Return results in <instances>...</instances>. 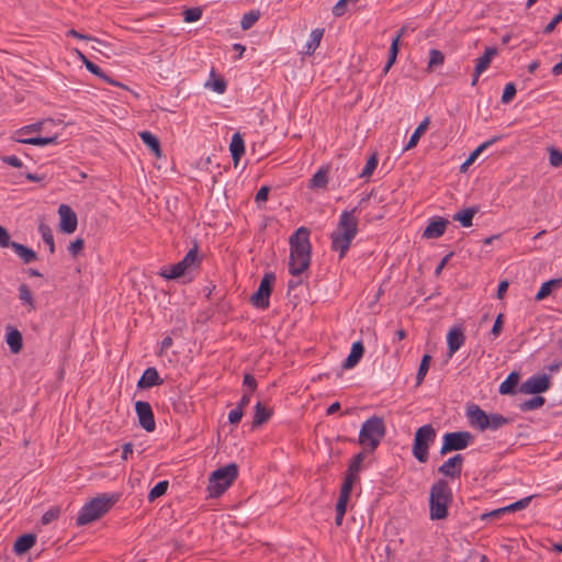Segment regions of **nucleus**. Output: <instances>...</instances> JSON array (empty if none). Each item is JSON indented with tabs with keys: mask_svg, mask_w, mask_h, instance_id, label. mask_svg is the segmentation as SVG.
I'll return each mask as SVG.
<instances>
[{
	"mask_svg": "<svg viewBox=\"0 0 562 562\" xmlns=\"http://www.w3.org/2000/svg\"><path fill=\"white\" fill-rule=\"evenodd\" d=\"M190 270L187 268V266H183L182 261L180 260L176 265L171 266L169 271H167V270L161 271L160 276L168 280H175L180 277H183Z\"/></svg>",
	"mask_w": 562,
	"mask_h": 562,
	"instance_id": "nucleus-32",
	"label": "nucleus"
},
{
	"mask_svg": "<svg viewBox=\"0 0 562 562\" xmlns=\"http://www.w3.org/2000/svg\"><path fill=\"white\" fill-rule=\"evenodd\" d=\"M549 162L552 167L558 168L562 166V151L554 147L549 148Z\"/></svg>",
	"mask_w": 562,
	"mask_h": 562,
	"instance_id": "nucleus-51",
	"label": "nucleus"
},
{
	"mask_svg": "<svg viewBox=\"0 0 562 562\" xmlns=\"http://www.w3.org/2000/svg\"><path fill=\"white\" fill-rule=\"evenodd\" d=\"M465 336L463 330L459 327H453L447 335L448 353L451 357L454 355L461 346L464 344Z\"/></svg>",
	"mask_w": 562,
	"mask_h": 562,
	"instance_id": "nucleus-17",
	"label": "nucleus"
},
{
	"mask_svg": "<svg viewBox=\"0 0 562 562\" xmlns=\"http://www.w3.org/2000/svg\"><path fill=\"white\" fill-rule=\"evenodd\" d=\"M560 22H562V8L561 11L546 25L543 32L546 34L553 32V30Z\"/></svg>",
	"mask_w": 562,
	"mask_h": 562,
	"instance_id": "nucleus-61",
	"label": "nucleus"
},
{
	"mask_svg": "<svg viewBox=\"0 0 562 562\" xmlns=\"http://www.w3.org/2000/svg\"><path fill=\"white\" fill-rule=\"evenodd\" d=\"M324 35V29H315L311 33L310 41L305 45L304 54L312 55L319 46Z\"/></svg>",
	"mask_w": 562,
	"mask_h": 562,
	"instance_id": "nucleus-31",
	"label": "nucleus"
},
{
	"mask_svg": "<svg viewBox=\"0 0 562 562\" xmlns=\"http://www.w3.org/2000/svg\"><path fill=\"white\" fill-rule=\"evenodd\" d=\"M139 137L143 143L153 151L156 158H161V147L160 142L156 135L148 131H144L139 133Z\"/></svg>",
	"mask_w": 562,
	"mask_h": 562,
	"instance_id": "nucleus-24",
	"label": "nucleus"
},
{
	"mask_svg": "<svg viewBox=\"0 0 562 562\" xmlns=\"http://www.w3.org/2000/svg\"><path fill=\"white\" fill-rule=\"evenodd\" d=\"M508 423H509V418L504 417L501 414H491L487 417L486 429L497 430L498 428L507 425Z\"/></svg>",
	"mask_w": 562,
	"mask_h": 562,
	"instance_id": "nucleus-42",
	"label": "nucleus"
},
{
	"mask_svg": "<svg viewBox=\"0 0 562 562\" xmlns=\"http://www.w3.org/2000/svg\"><path fill=\"white\" fill-rule=\"evenodd\" d=\"M276 274L273 272H266L260 281L259 288L250 296V303L257 308H268L269 297L272 292Z\"/></svg>",
	"mask_w": 562,
	"mask_h": 562,
	"instance_id": "nucleus-9",
	"label": "nucleus"
},
{
	"mask_svg": "<svg viewBox=\"0 0 562 562\" xmlns=\"http://www.w3.org/2000/svg\"><path fill=\"white\" fill-rule=\"evenodd\" d=\"M516 86L514 82H509L505 86L504 88V91H503V94H502V102L507 104L509 102L513 101V99L515 98L516 95Z\"/></svg>",
	"mask_w": 562,
	"mask_h": 562,
	"instance_id": "nucleus-50",
	"label": "nucleus"
},
{
	"mask_svg": "<svg viewBox=\"0 0 562 562\" xmlns=\"http://www.w3.org/2000/svg\"><path fill=\"white\" fill-rule=\"evenodd\" d=\"M85 247V241L82 238H77L74 241H71L68 246V251L76 257L78 254L81 252V250Z\"/></svg>",
	"mask_w": 562,
	"mask_h": 562,
	"instance_id": "nucleus-55",
	"label": "nucleus"
},
{
	"mask_svg": "<svg viewBox=\"0 0 562 562\" xmlns=\"http://www.w3.org/2000/svg\"><path fill=\"white\" fill-rule=\"evenodd\" d=\"M467 417L471 426L477 427L481 431L486 430L488 415L479 405H469Z\"/></svg>",
	"mask_w": 562,
	"mask_h": 562,
	"instance_id": "nucleus-15",
	"label": "nucleus"
},
{
	"mask_svg": "<svg viewBox=\"0 0 562 562\" xmlns=\"http://www.w3.org/2000/svg\"><path fill=\"white\" fill-rule=\"evenodd\" d=\"M1 160L4 164H8V165H10L11 167H14V168H22L23 167L22 160L19 157L14 156V155L2 156Z\"/></svg>",
	"mask_w": 562,
	"mask_h": 562,
	"instance_id": "nucleus-62",
	"label": "nucleus"
},
{
	"mask_svg": "<svg viewBox=\"0 0 562 562\" xmlns=\"http://www.w3.org/2000/svg\"><path fill=\"white\" fill-rule=\"evenodd\" d=\"M270 192V187L263 186L261 187L258 192L256 193L255 201L259 205L260 203H263L268 200V195Z\"/></svg>",
	"mask_w": 562,
	"mask_h": 562,
	"instance_id": "nucleus-60",
	"label": "nucleus"
},
{
	"mask_svg": "<svg viewBox=\"0 0 562 562\" xmlns=\"http://www.w3.org/2000/svg\"><path fill=\"white\" fill-rule=\"evenodd\" d=\"M11 248L14 250V252L21 258V260L25 265L37 260L36 252L33 249L26 247L25 245H22V244H19L15 241V243L11 244Z\"/></svg>",
	"mask_w": 562,
	"mask_h": 562,
	"instance_id": "nucleus-25",
	"label": "nucleus"
},
{
	"mask_svg": "<svg viewBox=\"0 0 562 562\" xmlns=\"http://www.w3.org/2000/svg\"><path fill=\"white\" fill-rule=\"evenodd\" d=\"M535 395H536L535 397L527 400L519 404V409L521 412L535 411L544 405L546 398L543 396H541L540 394H535Z\"/></svg>",
	"mask_w": 562,
	"mask_h": 562,
	"instance_id": "nucleus-36",
	"label": "nucleus"
},
{
	"mask_svg": "<svg viewBox=\"0 0 562 562\" xmlns=\"http://www.w3.org/2000/svg\"><path fill=\"white\" fill-rule=\"evenodd\" d=\"M164 380L159 376L156 368L148 367L137 381V387L140 390L150 389L153 386L161 385Z\"/></svg>",
	"mask_w": 562,
	"mask_h": 562,
	"instance_id": "nucleus-16",
	"label": "nucleus"
},
{
	"mask_svg": "<svg viewBox=\"0 0 562 562\" xmlns=\"http://www.w3.org/2000/svg\"><path fill=\"white\" fill-rule=\"evenodd\" d=\"M119 501L117 494H100L83 505L76 522L78 526L88 525L106 514Z\"/></svg>",
	"mask_w": 562,
	"mask_h": 562,
	"instance_id": "nucleus-4",
	"label": "nucleus"
},
{
	"mask_svg": "<svg viewBox=\"0 0 562 562\" xmlns=\"http://www.w3.org/2000/svg\"><path fill=\"white\" fill-rule=\"evenodd\" d=\"M348 3H350L349 0H339L333 8V14L335 16H342L347 11Z\"/></svg>",
	"mask_w": 562,
	"mask_h": 562,
	"instance_id": "nucleus-58",
	"label": "nucleus"
},
{
	"mask_svg": "<svg viewBox=\"0 0 562 562\" xmlns=\"http://www.w3.org/2000/svg\"><path fill=\"white\" fill-rule=\"evenodd\" d=\"M14 241H11V237L7 228L0 225V247H11V244Z\"/></svg>",
	"mask_w": 562,
	"mask_h": 562,
	"instance_id": "nucleus-59",
	"label": "nucleus"
},
{
	"mask_svg": "<svg viewBox=\"0 0 562 562\" xmlns=\"http://www.w3.org/2000/svg\"><path fill=\"white\" fill-rule=\"evenodd\" d=\"M430 124V117L427 116L425 117L420 123L419 125L416 127V130L414 131V133L411 135V138L408 140V143L406 144L404 150H407V149H411V148H414L420 137L424 135V133L427 131L428 126Z\"/></svg>",
	"mask_w": 562,
	"mask_h": 562,
	"instance_id": "nucleus-27",
	"label": "nucleus"
},
{
	"mask_svg": "<svg viewBox=\"0 0 562 562\" xmlns=\"http://www.w3.org/2000/svg\"><path fill=\"white\" fill-rule=\"evenodd\" d=\"M36 542V536L34 533H24L15 540L13 544V551L15 554L21 555L27 552Z\"/></svg>",
	"mask_w": 562,
	"mask_h": 562,
	"instance_id": "nucleus-22",
	"label": "nucleus"
},
{
	"mask_svg": "<svg viewBox=\"0 0 562 562\" xmlns=\"http://www.w3.org/2000/svg\"><path fill=\"white\" fill-rule=\"evenodd\" d=\"M58 139L57 135L49 137H29V138H16V142L22 144H29L34 146H45L49 144H56Z\"/></svg>",
	"mask_w": 562,
	"mask_h": 562,
	"instance_id": "nucleus-38",
	"label": "nucleus"
},
{
	"mask_svg": "<svg viewBox=\"0 0 562 562\" xmlns=\"http://www.w3.org/2000/svg\"><path fill=\"white\" fill-rule=\"evenodd\" d=\"M363 353H364V346H363L362 341L359 340V341L353 342L351 346L349 356L346 358V360L342 363V368L347 369V370L355 368L359 363L361 358L363 357Z\"/></svg>",
	"mask_w": 562,
	"mask_h": 562,
	"instance_id": "nucleus-19",
	"label": "nucleus"
},
{
	"mask_svg": "<svg viewBox=\"0 0 562 562\" xmlns=\"http://www.w3.org/2000/svg\"><path fill=\"white\" fill-rule=\"evenodd\" d=\"M238 476V465L229 463L213 471L209 477L207 491L211 497H220Z\"/></svg>",
	"mask_w": 562,
	"mask_h": 562,
	"instance_id": "nucleus-6",
	"label": "nucleus"
},
{
	"mask_svg": "<svg viewBox=\"0 0 562 562\" xmlns=\"http://www.w3.org/2000/svg\"><path fill=\"white\" fill-rule=\"evenodd\" d=\"M271 416V411L258 402L255 406V415L252 420L254 427H259L267 423Z\"/></svg>",
	"mask_w": 562,
	"mask_h": 562,
	"instance_id": "nucleus-29",
	"label": "nucleus"
},
{
	"mask_svg": "<svg viewBox=\"0 0 562 562\" xmlns=\"http://www.w3.org/2000/svg\"><path fill=\"white\" fill-rule=\"evenodd\" d=\"M376 166H378V157H376L375 154H373L367 160V164H366L362 172L360 173V177L361 178H369L373 173V171L375 170Z\"/></svg>",
	"mask_w": 562,
	"mask_h": 562,
	"instance_id": "nucleus-49",
	"label": "nucleus"
},
{
	"mask_svg": "<svg viewBox=\"0 0 562 562\" xmlns=\"http://www.w3.org/2000/svg\"><path fill=\"white\" fill-rule=\"evenodd\" d=\"M205 87L211 88L215 92L222 94V93L225 92L227 85H226V81L223 78H216L215 77V71H214V69H212V71H211V79H209L205 82Z\"/></svg>",
	"mask_w": 562,
	"mask_h": 562,
	"instance_id": "nucleus-39",
	"label": "nucleus"
},
{
	"mask_svg": "<svg viewBox=\"0 0 562 562\" xmlns=\"http://www.w3.org/2000/svg\"><path fill=\"white\" fill-rule=\"evenodd\" d=\"M497 55L496 47H486L484 54L476 59L475 68L477 74H482L486 70L494 56Z\"/></svg>",
	"mask_w": 562,
	"mask_h": 562,
	"instance_id": "nucleus-28",
	"label": "nucleus"
},
{
	"mask_svg": "<svg viewBox=\"0 0 562 562\" xmlns=\"http://www.w3.org/2000/svg\"><path fill=\"white\" fill-rule=\"evenodd\" d=\"M243 383L247 387V390L245 392L252 394L257 389V381H256L255 376L251 375L250 373H246L244 375Z\"/></svg>",
	"mask_w": 562,
	"mask_h": 562,
	"instance_id": "nucleus-56",
	"label": "nucleus"
},
{
	"mask_svg": "<svg viewBox=\"0 0 562 562\" xmlns=\"http://www.w3.org/2000/svg\"><path fill=\"white\" fill-rule=\"evenodd\" d=\"M229 151L234 161V166L236 167L241 158V156L245 154V143L241 134L239 132H236L231 140L229 144Z\"/></svg>",
	"mask_w": 562,
	"mask_h": 562,
	"instance_id": "nucleus-21",
	"label": "nucleus"
},
{
	"mask_svg": "<svg viewBox=\"0 0 562 562\" xmlns=\"http://www.w3.org/2000/svg\"><path fill=\"white\" fill-rule=\"evenodd\" d=\"M5 342L12 353H20L23 349V337L21 331L15 327L7 326Z\"/></svg>",
	"mask_w": 562,
	"mask_h": 562,
	"instance_id": "nucleus-18",
	"label": "nucleus"
},
{
	"mask_svg": "<svg viewBox=\"0 0 562 562\" xmlns=\"http://www.w3.org/2000/svg\"><path fill=\"white\" fill-rule=\"evenodd\" d=\"M352 486L353 485L351 484V482H349V480H344L337 503L348 504Z\"/></svg>",
	"mask_w": 562,
	"mask_h": 562,
	"instance_id": "nucleus-46",
	"label": "nucleus"
},
{
	"mask_svg": "<svg viewBox=\"0 0 562 562\" xmlns=\"http://www.w3.org/2000/svg\"><path fill=\"white\" fill-rule=\"evenodd\" d=\"M60 216L59 228L63 233L72 234L77 229L78 218L75 211L67 204H60L58 207Z\"/></svg>",
	"mask_w": 562,
	"mask_h": 562,
	"instance_id": "nucleus-12",
	"label": "nucleus"
},
{
	"mask_svg": "<svg viewBox=\"0 0 562 562\" xmlns=\"http://www.w3.org/2000/svg\"><path fill=\"white\" fill-rule=\"evenodd\" d=\"M436 439V430L432 425L427 424L419 427L414 437L413 456L420 462H427L429 458V446Z\"/></svg>",
	"mask_w": 562,
	"mask_h": 562,
	"instance_id": "nucleus-7",
	"label": "nucleus"
},
{
	"mask_svg": "<svg viewBox=\"0 0 562 562\" xmlns=\"http://www.w3.org/2000/svg\"><path fill=\"white\" fill-rule=\"evenodd\" d=\"M448 224H449V221L443 217H440V216L432 217L429 221L425 231L423 232L422 237L426 238V239L439 238L445 234V231H446Z\"/></svg>",
	"mask_w": 562,
	"mask_h": 562,
	"instance_id": "nucleus-14",
	"label": "nucleus"
},
{
	"mask_svg": "<svg viewBox=\"0 0 562 562\" xmlns=\"http://www.w3.org/2000/svg\"><path fill=\"white\" fill-rule=\"evenodd\" d=\"M561 282H562V279H551V280L542 283V285L540 286L539 291L537 292L535 299L537 301H542L543 299L549 296L551 294L553 288L560 285Z\"/></svg>",
	"mask_w": 562,
	"mask_h": 562,
	"instance_id": "nucleus-37",
	"label": "nucleus"
},
{
	"mask_svg": "<svg viewBox=\"0 0 562 562\" xmlns=\"http://www.w3.org/2000/svg\"><path fill=\"white\" fill-rule=\"evenodd\" d=\"M498 139H501V136H495L493 137L492 139L481 144L480 146H477L471 154L470 156L468 157V159L463 162V165L461 166V169L464 170L468 166L472 165L475 159L479 157V155L484 150L486 149L487 147H490L491 145H493L495 142H497Z\"/></svg>",
	"mask_w": 562,
	"mask_h": 562,
	"instance_id": "nucleus-33",
	"label": "nucleus"
},
{
	"mask_svg": "<svg viewBox=\"0 0 562 562\" xmlns=\"http://www.w3.org/2000/svg\"><path fill=\"white\" fill-rule=\"evenodd\" d=\"M431 362V356L426 353L423 356L419 368L416 374V385H420L429 370V366Z\"/></svg>",
	"mask_w": 562,
	"mask_h": 562,
	"instance_id": "nucleus-40",
	"label": "nucleus"
},
{
	"mask_svg": "<svg viewBox=\"0 0 562 562\" xmlns=\"http://www.w3.org/2000/svg\"><path fill=\"white\" fill-rule=\"evenodd\" d=\"M243 417V411L238 408L237 406L232 409L228 414V420L231 424L236 425L240 422Z\"/></svg>",
	"mask_w": 562,
	"mask_h": 562,
	"instance_id": "nucleus-63",
	"label": "nucleus"
},
{
	"mask_svg": "<svg viewBox=\"0 0 562 562\" xmlns=\"http://www.w3.org/2000/svg\"><path fill=\"white\" fill-rule=\"evenodd\" d=\"M289 272L293 277H300L311 263L312 246L310 243V229L297 228L290 237Z\"/></svg>",
	"mask_w": 562,
	"mask_h": 562,
	"instance_id": "nucleus-2",
	"label": "nucleus"
},
{
	"mask_svg": "<svg viewBox=\"0 0 562 562\" xmlns=\"http://www.w3.org/2000/svg\"><path fill=\"white\" fill-rule=\"evenodd\" d=\"M135 412L138 417L139 425L148 432L156 428L153 408L148 402L137 401L135 403Z\"/></svg>",
	"mask_w": 562,
	"mask_h": 562,
	"instance_id": "nucleus-11",
	"label": "nucleus"
},
{
	"mask_svg": "<svg viewBox=\"0 0 562 562\" xmlns=\"http://www.w3.org/2000/svg\"><path fill=\"white\" fill-rule=\"evenodd\" d=\"M480 211L479 206L465 207L453 214L452 220L461 224L462 227L472 226V221L475 214Z\"/></svg>",
	"mask_w": 562,
	"mask_h": 562,
	"instance_id": "nucleus-23",
	"label": "nucleus"
},
{
	"mask_svg": "<svg viewBox=\"0 0 562 562\" xmlns=\"http://www.w3.org/2000/svg\"><path fill=\"white\" fill-rule=\"evenodd\" d=\"M474 440L470 431H452L443 436V442L440 448V454H447L451 451H459L468 448Z\"/></svg>",
	"mask_w": 562,
	"mask_h": 562,
	"instance_id": "nucleus-8",
	"label": "nucleus"
},
{
	"mask_svg": "<svg viewBox=\"0 0 562 562\" xmlns=\"http://www.w3.org/2000/svg\"><path fill=\"white\" fill-rule=\"evenodd\" d=\"M445 61V55L439 49L432 48L429 52V61L427 65L428 71L435 70L437 67L441 66Z\"/></svg>",
	"mask_w": 562,
	"mask_h": 562,
	"instance_id": "nucleus-41",
	"label": "nucleus"
},
{
	"mask_svg": "<svg viewBox=\"0 0 562 562\" xmlns=\"http://www.w3.org/2000/svg\"><path fill=\"white\" fill-rule=\"evenodd\" d=\"M463 461L464 458L462 454H454L438 468V472L451 479H459L461 476Z\"/></svg>",
	"mask_w": 562,
	"mask_h": 562,
	"instance_id": "nucleus-13",
	"label": "nucleus"
},
{
	"mask_svg": "<svg viewBox=\"0 0 562 562\" xmlns=\"http://www.w3.org/2000/svg\"><path fill=\"white\" fill-rule=\"evenodd\" d=\"M405 27H402L397 35L392 40L391 47L389 49V59L384 66V74H386L396 60L398 54L400 38L403 36Z\"/></svg>",
	"mask_w": 562,
	"mask_h": 562,
	"instance_id": "nucleus-26",
	"label": "nucleus"
},
{
	"mask_svg": "<svg viewBox=\"0 0 562 562\" xmlns=\"http://www.w3.org/2000/svg\"><path fill=\"white\" fill-rule=\"evenodd\" d=\"M370 195L362 198L359 204L350 211H344L340 214L336 229L330 234L331 249L339 252V258H344L358 233L357 213L369 200Z\"/></svg>",
	"mask_w": 562,
	"mask_h": 562,
	"instance_id": "nucleus-1",
	"label": "nucleus"
},
{
	"mask_svg": "<svg viewBox=\"0 0 562 562\" xmlns=\"http://www.w3.org/2000/svg\"><path fill=\"white\" fill-rule=\"evenodd\" d=\"M259 18H260V12L257 10H252V11L245 13L240 21V27L244 31L249 30L259 20Z\"/></svg>",
	"mask_w": 562,
	"mask_h": 562,
	"instance_id": "nucleus-44",
	"label": "nucleus"
},
{
	"mask_svg": "<svg viewBox=\"0 0 562 562\" xmlns=\"http://www.w3.org/2000/svg\"><path fill=\"white\" fill-rule=\"evenodd\" d=\"M327 168H321L317 172H315L310 181L311 189H323L326 188L328 178H327Z\"/></svg>",
	"mask_w": 562,
	"mask_h": 562,
	"instance_id": "nucleus-34",
	"label": "nucleus"
},
{
	"mask_svg": "<svg viewBox=\"0 0 562 562\" xmlns=\"http://www.w3.org/2000/svg\"><path fill=\"white\" fill-rule=\"evenodd\" d=\"M452 503V490L449 483L439 479L430 487L429 517L431 520H442L449 515V506Z\"/></svg>",
	"mask_w": 562,
	"mask_h": 562,
	"instance_id": "nucleus-3",
	"label": "nucleus"
},
{
	"mask_svg": "<svg viewBox=\"0 0 562 562\" xmlns=\"http://www.w3.org/2000/svg\"><path fill=\"white\" fill-rule=\"evenodd\" d=\"M19 299L24 305L29 306V311L35 310L33 293L27 284L22 283L19 285Z\"/></svg>",
	"mask_w": 562,
	"mask_h": 562,
	"instance_id": "nucleus-35",
	"label": "nucleus"
},
{
	"mask_svg": "<svg viewBox=\"0 0 562 562\" xmlns=\"http://www.w3.org/2000/svg\"><path fill=\"white\" fill-rule=\"evenodd\" d=\"M181 261L183 266H187L190 271L198 269L201 265V257L198 254V246L194 245V247L187 252Z\"/></svg>",
	"mask_w": 562,
	"mask_h": 562,
	"instance_id": "nucleus-30",
	"label": "nucleus"
},
{
	"mask_svg": "<svg viewBox=\"0 0 562 562\" xmlns=\"http://www.w3.org/2000/svg\"><path fill=\"white\" fill-rule=\"evenodd\" d=\"M169 483L168 481L158 482L148 493V499L150 502L166 494L168 490Z\"/></svg>",
	"mask_w": 562,
	"mask_h": 562,
	"instance_id": "nucleus-45",
	"label": "nucleus"
},
{
	"mask_svg": "<svg viewBox=\"0 0 562 562\" xmlns=\"http://www.w3.org/2000/svg\"><path fill=\"white\" fill-rule=\"evenodd\" d=\"M366 459V450L357 453L350 461L348 469L349 472H356L359 473V471L362 468V463Z\"/></svg>",
	"mask_w": 562,
	"mask_h": 562,
	"instance_id": "nucleus-47",
	"label": "nucleus"
},
{
	"mask_svg": "<svg viewBox=\"0 0 562 562\" xmlns=\"http://www.w3.org/2000/svg\"><path fill=\"white\" fill-rule=\"evenodd\" d=\"M520 380V373L518 371L510 372L505 381L499 385L498 392L502 395H514L517 393V386Z\"/></svg>",
	"mask_w": 562,
	"mask_h": 562,
	"instance_id": "nucleus-20",
	"label": "nucleus"
},
{
	"mask_svg": "<svg viewBox=\"0 0 562 562\" xmlns=\"http://www.w3.org/2000/svg\"><path fill=\"white\" fill-rule=\"evenodd\" d=\"M551 386L550 376L547 374L532 375L522 382L518 391L522 394H541Z\"/></svg>",
	"mask_w": 562,
	"mask_h": 562,
	"instance_id": "nucleus-10",
	"label": "nucleus"
},
{
	"mask_svg": "<svg viewBox=\"0 0 562 562\" xmlns=\"http://www.w3.org/2000/svg\"><path fill=\"white\" fill-rule=\"evenodd\" d=\"M386 432L384 418L373 415L368 418L361 426L358 442L363 446L366 451L373 452Z\"/></svg>",
	"mask_w": 562,
	"mask_h": 562,
	"instance_id": "nucleus-5",
	"label": "nucleus"
},
{
	"mask_svg": "<svg viewBox=\"0 0 562 562\" xmlns=\"http://www.w3.org/2000/svg\"><path fill=\"white\" fill-rule=\"evenodd\" d=\"M202 16V9L199 7L189 8L183 11V20L187 23L195 22Z\"/></svg>",
	"mask_w": 562,
	"mask_h": 562,
	"instance_id": "nucleus-48",
	"label": "nucleus"
},
{
	"mask_svg": "<svg viewBox=\"0 0 562 562\" xmlns=\"http://www.w3.org/2000/svg\"><path fill=\"white\" fill-rule=\"evenodd\" d=\"M44 125V121L36 122L26 126L21 127L16 131V134L19 135H27L32 132H40Z\"/></svg>",
	"mask_w": 562,
	"mask_h": 562,
	"instance_id": "nucleus-53",
	"label": "nucleus"
},
{
	"mask_svg": "<svg viewBox=\"0 0 562 562\" xmlns=\"http://www.w3.org/2000/svg\"><path fill=\"white\" fill-rule=\"evenodd\" d=\"M346 510H347V504H342V503H337L336 504V518H335V522H336L337 526H341L344 517L346 515Z\"/></svg>",
	"mask_w": 562,
	"mask_h": 562,
	"instance_id": "nucleus-57",
	"label": "nucleus"
},
{
	"mask_svg": "<svg viewBox=\"0 0 562 562\" xmlns=\"http://www.w3.org/2000/svg\"><path fill=\"white\" fill-rule=\"evenodd\" d=\"M59 515H60L59 507H52L47 512L44 513L41 521L43 525H48L52 521L56 520L59 517Z\"/></svg>",
	"mask_w": 562,
	"mask_h": 562,
	"instance_id": "nucleus-52",
	"label": "nucleus"
},
{
	"mask_svg": "<svg viewBox=\"0 0 562 562\" xmlns=\"http://www.w3.org/2000/svg\"><path fill=\"white\" fill-rule=\"evenodd\" d=\"M87 70L101 78L102 80H104L106 77V74L94 63H87Z\"/></svg>",
	"mask_w": 562,
	"mask_h": 562,
	"instance_id": "nucleus-64",
	"label": "nucleus"
},
{
	"mask_svg": "<svg viewBox=\"0 0 562 562\" xmlns=\"http://www.w3.org/2000/svg\"><path fill=\"white\" fill-rule=\"evenodd\" d=\"M38 231L42 235L44 243L46 245H48L49 252L54 254L55 252V243H54V236H53L50 227L44 223H41L38 226Z\"/></svg>",
	"mask_w": 562,
	"mask_h": 562,
	"instance_id": "nucleus-43",
	"label": "nucleus"
},
{
	"mask_svg": "<svg viewBox=\"0 0 562 562\" xmlns=\"http://www.w3.org/2000/svg\"><path fill=\"white\" fill-rule=\"evenodd\" d=\"M530 501H531V496L521 498V499L506 506V509H508V512L521 510L529 505Z\"/></svg>",
	"mask_w": 562,
	"mask_h": 562,
	"instance_id": "nucleus-54",
	"label": "nucleus"
}]
</instances>
